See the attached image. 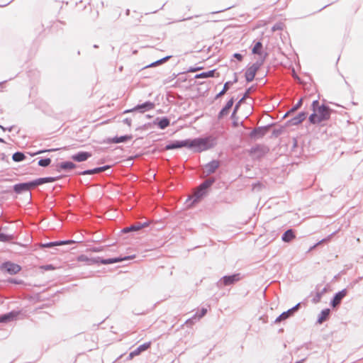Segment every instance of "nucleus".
Masks as SVG:
<instances>
[{"label":"nucleus","instance_id":"1","mask_svg":"<svg viewBox=\"0 0 363 363\" xmlns=\"http://www.w3.org/2000/svg\"><path fill=\"white\" fill-rule=\"evenodd\" d=\"M216 145V140L213 136L177 140L167 145L165 149L173 150L176 148L187 147L195 152H201L213 148Z\"/></svg>","mask_w":363,"mask_h":363},{"label":"nucleus","instance_id":"2","mask_svg":"<svg viewBox=\"0 0 363 363\" xmlns=\"http://www.w3.org/2000/svg\"><path fill=\"white\" fill-rule=\"evenodd\" d=\"M313 113L309 117L311 123L315 124L330 118V109L325 106H320L318 100L312 103Z\"/></svg>","mask_w":363,"mask_h":363},{"label":"nucleus","instance_id":"3","mask_svg":"<svg viewBox=\"0 0 363 363\" xmlns=\"http://www.w3.org/2000/svg\"><path fill=\"white\" fill-rule=\"evenodd\" d=\"M131 257H125L124 258H112V259H100L99 257L96 258H89L87 256L82 255L78 257L77 260L79 262H86L88 264H93L95 263L101 262L104 264H109L113 263H116L123 260H126L130 259Z\"/></svg>","mask_w":363,"mask_h":363},{"label":"nucleus","instance_id":"4","mask_svg":"<svg viewBox=\"0 0 363 363\" xmlns=\"http://www.w3.org/2000/svg\"><path fill=\"white\" fill-rule=\"evenodd\" d=\"M213 183V180L208 179L201 184L199 189L194 192V195L189 199V201H191V202L187 205L191 206L195 203L199 202L206 195V189L210 187Z\"/></svg>","mask_w":363,"mask_h":363},{"label":"nucleus","instance_id":"5","mask_svg":"<svg viewBox=\"0 0 363 363\" xmlns=\"http://www.w3.org/2000/svg\"><path fill=\"white\" fill-rule=\"evenodd\" d=\"M263 63V59L257 60L252 66H250L245 72V78L247 82H252L256 72Z\"/></svg>","mask_w":363,"mask_h":363},{"label":"nucleus","instance_id":"6","mask_svg":"<svg viewBox=\"0 0 363 363\" xmlns=\"http://www.w3.org/2000/svg\"><path fill=\"white\" fill-rule=\"evenodd\" d=\"M21 267L16 264L8 262L1 266V269L6 271L10 274H16L21 271Z\"/></svg>","mask_w":363,"mask_h":363},{"label":"nucleus","instance_id":"7","mask_svg":"<svg viewBox=\"0 0 363 363\" xmlns=\"http://www.w3.org/2000/svg\"><path fill=\"white\" fill-rule=\"evenodd\" d=\"M154 106H155L154 104L148 101V102H145V103H144V104H143L141 105H138L137 106H135L133 109L127 110L125 112V113H129V112H132V111L138 110L140 112L143 113L145 111H149V110L153 109Z\"/></svg>","mask_w":363,"mask_h":363},{"label":"nucleus","instance_id":"8","mask_svg":"<svg viewBox=\"0 0 363 363\" xmlns=\"http://www.w3.org/2000/svg\"><path fill=\"white\" fill-rule=\"evenodd\" d=\"M240 279L239 274H233L231 276L223 277L219 281L220 284L225 286L230 285Z\"/></svg>","mask_w":363,"mask_h":363},{"label":"nucleus","instance_id":"9","mask_svg":"<svg viewBox=\"0 0 363 363\" xmlns=\"http://www.w3.org/2000/svg\"><path fill=\"white\" fill-rule=\"evenodd\" d=\"M298 306L299 303H298L292 308L288 310L287 311L282 313L279 317L277 318V319L275 320V323H279L289 318L294 313V312L298 309Z\"/></svg>","mask_w":363,"mask_h":363},{"label":"nucleus","instance_id":"10","mask_svg":"<svg viewBox=\"0 0 363 363\" xmlns=\"http://www.w3.org/2000/svg\"><path fill=\"white\" fill-rule=\"evenodd\" d=\"M219 167V162L216 160H213L211 162L208 163L205 165L203 168V172L207 175L213 173L216 169Z\"/></svg>","mask_w":363,"mask_h":363},{"label":"nucleus","instance_id":"11","mask_svg":"<svg viewBox=\"0 0 363 363\" xmlns=\"http://www.w3.org/2000/svg\"><path fill=\"white\" fill-rule=\"evenodd\" d=\"M91 156V154L87 152H80L77 154L73 155L72 156V159L74 161L81 162L87 160Z\"/></svg>","mask_w":363,"mask_h":363},{"label":"nucleus","instance_id":"12","mask_svg":"<svg viewBox=\"0 0 363 363\" xmlns=\"http://www.w3.org/2000/svg\"><path fill=\"white\" fill-rule=\"evenodd\" d=\"M32 187H34L32 184V182H28V183H22V184H16L14 186V191L16 193L19 194L23 191H28L29 189Z\"/></svg>","mask_w":363,"mask_h":363},{"label":"nucleus","instance_id":"13","mask_svg":"<svg viewBox=\"0 0 363 363\" xmlns=\"http://www.w3.org/2000/svg\"><path fill=\"white\" fill-rule=\"evenodd\" d=\"M346 294H347V291L345 289H343L341 291L336 294L333 301H332V306L333 307H335L338 304H340L342 299L346 296Z\"/></svg>","mask_w":363,"mask_h":363},{"label":"nucleus","instance_id":"14","mask_svg":"<svg viewBox=\"0 0 363 363\" xmlns=\"http://www.w3.org/2000/svg\"><path fill=\"white\" fill-rule=\"evenodd\" d=\"M18 313L17 312H11L7 314H4L0 315V323H8L15 319V318L18 315Z\"/></svg>","mask_w":363,"mask_h":363},{"label":"nucleus","instance_id":"15","mask_svg":"<svg viewBox=\"0 0 363 363\" xmlns=\"http://www.w3.org/2000/svg\"><path fill=\"white\" fill-rule=\"evenodd\" d=\"M262 45L260 42L256 43L255 46L252 48V53L255 55H258L259 58L257 60L263 59V61L264 60L265 56L264 55L263 52H262Z\"/></svg>","mask_w":363,"mask_h":363},{"label":"nucleus","instance_id":"16","mask_svg":"<svg viewBox=\"0 0 363 363\" xmlns=\"http://www.w3.org/2000/svg\"><path fill=\"white\" fill-rule=\"evenodd\" d=\"M150 343L147 342L143 345H140L138 348H136L134 351L130 353V357L132 358L135 356L138 355L140 352L146 350L150 347Z\"/></svg>","mask_w":363,"mask_h":363},{"label":"nucleus","instance_id":"17","mask_svg":"<svg viewBox=\"0 0 363 363\" xmlns=\"http://www.w3.org/2000/svg\"><path fill=\"white\" fill-rule=\"evenodd\" d=\"M55 181V178L54 177H45V178H40L35 181L32 182V184L33 186H36L38 185H41L45 183L49 182H53Z\"/></svg>","mask_w":363,"mask_h":363},{"label":"nucleus","instance_id":"18","mask_svg":"<svg viewBox=\"0 0 363 363\" xmlns=\"http://www.w3.org/2000/svg\"><path fill=\"white\" fill-rule=\"evenodd\" d=\"M108 167H109L108 166H104V167H101L95 168L93 169L86 170V171L82 172L81 174L86 175V174H96V173H99V172H101L107 169Z\"/></svg>","mask_w":363,"mask_h":363},{"label":"nucleus","instance_id":"19","mask_svg":"<svg viewBox=\"0 0 363 363\" xmlns=\"http://www.w3.org/2000/svg\"><path fill=\"white\" fill-rule=\"evenodd\" d=\"M306 117V113L304 112L300 113L296 117L291 119L292 125H298L301 123Z\"/></svg>","mask_w":363,"mask_h":363},{"label":"nucleus","instance_id":"20","mask_svg":"<svg viewBox=\"0 0 363 363\" xmlns=\"http://www.w3.org/2000/svg\"><path fill=\"white\" fill-rule=\"evenodd\" d=\"M294 238V234L291 230H288L284 233L282 236V240L284 242H290Z\"/></svg>","mask_w":363,"mask_h":363},{"label":"nucleus","instance_id":"21","mask_svg":"<svg viewBox=\"0 0 363 363\" xmlns=\"http://www.w3.org/2000/svg\"><path fill=\"white\" fill-rule=\"evenodd\" d=\"M329 313H330L329 309L323 310L320 314L318 322L319 323H322L328 318V316L329 315Z\"/></svg>","mask_w":363,"mask_h":363},{"label":"nucleus","instance_id":"22","mask_svg":"<svg viewBox=\"0 0 363 363\" xmlns=\"http://www.w3.org/2000/svg\"><path fill=\"white\" fill-rule=\"evenodd\" d=\"M215 70L202 72L196 76V78H208L214 77Z\"/></svg>","mask_w":363,"mask_h":363},{"label":"nucleus","instance_id":"23","mask_svg":"<svg viewBox=\"0 0 363 363\" xmlns=\"http://www.w3.org/2000/svg\"><path fill=\"white\" fill-rule=\"evenodd\" d=\"M131 138L132 137L130 135H125V136H121V137H116V138H114L113 139V142L115 143H123V142L127 141L128 140H130Z\"/></svg>","mask_w":363,"mask_h":363},{"label":"nucleus","instance_id":"24","mask_svg":"<svg viewBox=\"0 0 363 363\" xmlns=\"http://www.w3.org/2000/svg\"><path fill=\"white\" fill-rule=\"evenodd\" d=\"M60 168L64 169H72L75 167V164L71 162H62L60 164Z\"/></svg>","mask_w":363,"mask_h":363},{"label":"nucleus","instance_id":"25","mask_svg":"<svg viewBox=\"0 0 363 363\" xmlns=\"http://www.w3.org/2000/svg\"><path fill=\"white\" fill-rule=\"evenodd\" d=\"M12 159L15 162H21L23 161L25 159V155L22 152H16L13 155Z\"/></svg>","mask_w":363,"mask_h":363},{"label":"nucleus","instance_id":"26","mask_svg":"<svg viewBox=\"0 0 363 363\" xmlns=\"http://www.w3.org/2000/svg\"><path fill=\"white\" fill-rule=\"evenodd\" d=\"M171 57V56H167L160 60H157L155 62H152L151 63L150 65H147L146 67H155L156 65H161L162 64L163 62L167 61L169 58Z\"/></svg>","mask_w":363,"mask_h":363},{"label":"nucleus","instance_id":"27","mask_svg":"<svg viewBox=\"0 0 363 363\" xmlns=\"http://www.w3.org/2000/svg\"><path fill=\"white\" fill-rule=\"evenodd\" d=\"M169 124V121L167 118H162L158 123V125L161 129H164Z\"/></svg>","mask_w":363,"mask_h":363},{"label":"nucleus","instance_id":"28","mask_svg":"<svg viewBox=\"0 0 363 363\" xmlns=\"http://www.w3.org/2000/svg\"><path fill=\"white\" fill-rule=\"evenodd\" d=\"M147 226V223H136L135 225H131L130 227V229H131V231H137L143 228V227Z\"/></svg>","mask_w":363,"mask_h":363},{"label":"nucleus","instance_id":"29","mask_svg":"<svg viewBox=\"0 0 363 363\" xmlns=\"http://www.w3.org/2000/svg\"><path fill=\"white\" fill-rule=\"evenodd\" d=\"M13 239L12 235H6L0 232V241L1 242H7L10 241Z\"/></svg>","mask_w":363,"mask_h":363},{"label":"nucleus","instance_id":"30","mask_svg":"<svg viewBox=\"0 0 363 363\" xmlns=\"http://www.w3.org/2000/svg\"><path fill=\"white\" fill-rule=\"evenodd\" d=\"M231 84L230 82H228L224 84L223 90L218 94L217 97L223 95L229 89V86Z\"/></svg>","mask_w":363,"mask_h":363},{"label":"nucleus","instance_id":"31","mask_svg":"<svg viewBox=\"0 0 363 363\" xmlns=\"http://www.w3.org/2000/svg\"><path fill=\"white\" fill-rule=\"evenodd\" d=\"M50 162H51V160L49 158L43 159V160H40L38 162V164L41 167H47L50 164Z\"/></svg>","mask_w":363,"mask_h":363},{"label":"nucleus","instance_id":"32","mask_svg":"<svg viewBox=\"0 0 363 363\" xmlns=\"http://www.w3.org/2000/svg\"><path fill=\"white\" fill-rule=\"evenodd\" d=\"M207 310L206 308H202L199 313L195 314L193 318H198L199 319L201 318L203 316L206 315Z\"/></svg>","mask_w":363,"mask_h":363},{"label":"nucleus","instance_id":"33","mask_svg":"<svg viewBox=\"0 0 363 363\" xmlns=\"http://www.w3.org/2000/svg\"><path fill=\"white\" fill-rule=\"evenodd\" d=\"M233 99H231L230 100H229L227 102L225 108L222 110V112H224V111H227L228 109L230 108L233 106Z\"/></svg>","mask_w":363,"mask_h":363},{"label":"nucleus","instance_id":"34","mask_svg":"<svg viewBox=\"0 0 363 363\" xmlns=\"http://www.w3.org/2000/svg\"><path fill=\"white\" fill-rule=\"evenodd\" d=\"M262 135L263 130L261 129L255 130L251 133V137H256L257 135Z\"/></svg>","mask_w":363,"mask_h":363},{"label":"nucleus","instance_id":"35","mask_svg":"<svg viewBox=\"0 0 363 363\" xmlns=\"http://www.w3.org/2000/svg\"><path fill=\"white\" fill-rule=\"evenodd\" d=\"M302 105V99H301L296 104V106L292 108V111H294L296 110H297L298 108L301 107V106Z\"/></svg>","mask_w":363,"mask_h":363},{"label":"nucleus","instance_id":"36","mask_svg":"<svg viewBox=\"0 0 363 363\" xmlns=\"http://www.w3.org/2000/svg\"><path fill=\"white\" fill-rule=\"evenodd\" d=\"M43 246L44 247H52L56 246V243H55V242H49V243L44 244Z\"/></svg>","mask_w":363,"mask_h":363},{"label":"nucleus","instance_id":"37","mask_svg":"<svg viewBox=\"0 0 363 363\" xmlns=\"http://www.w3.org/2000/svg\"><path fill=\"white\" fill-rule=\"evenodd\" d=\"M234 57L237 58L238 60H241L242 59V56L239 53L234 54Z\"/></svg>","mask_w":363,"mask_h":363},{"label":"nucleus","instance_id":"38","mask_svg":"<svg viewBox=\"0 0 363 363\" xmlns=\"http://www.w3.org/2000/svg\"><path fill=\"white\" fill-rule=\"evenodd\" d=\"M57 150V149H51V150H42V151H39L36 154H40V153L45 152L56 151Z\"/></svg>","mask_w":363,"mask_h":363},{"label":"nucleus","instance_id":"39","mask_svg":"<svg viewBox=\"0 0 363 363\" xmlns=\"http://www.w3.org/2000/svg\"><path fill=\"white\" fill-rule=\"evenodd\" d=\"M56 246L65 245V241L55 242Z\"/></svg>","mask_w":363,"mask_h":363},{"label":"nucleus","instance_id":"40","mask_svg":"<svg viewBox=\"0 0 363 363\" xmlns=\"http://www.w3.org/2000/svg\"><path fill=\"white\" fill-rule=\"evenodd\" d=\"M124 233H129L131 232V229H130V227L125 228L123 230Z\"/></svg>","mask_w":363,"mask_h":363},{"label":"nucleus","instance_id":"41","mask_svg":"<svg viewBox=\"0 0 363 363\" xmlns=\"http://www.w3.org/2000/svg\"><path fill=\"white\" fill-rule=\"evenodd\" d=\"M45 269H53V267L52 265H47L46 267H45Z\"/></svg>","mask_w":363,"mask_h":363},{"label":"nucleus","instance_id":"42","mask_svg":"<svg viewBox=\"0 0 363 363\" xmlns=\"http://www.w3.org/2000/svg\"><path fill=\"white\" fill-rule=\"evenodd\" d=\"M124 121H125V123L128 125H129V126L130 125V123H131L130 120H129V119H125Z\"/></svg>","mask_w":363,"mask_h":363},{"label":"nucleus","instance_id":"43","mask_svg":"<svg viewBox=\"0 0 363 363\" xmlns=\"http://www.w3.org/2000/svg\"><path fill=\"white\" fill-rule=\"evenodd\" d=\"M72 242H74V241H72V240H66L65 241V245L70 244V243H72Z\"/></svg>","mask_w":363,"mask_h":363},{"label":"nucleus","instance_id":"44","mask_svg":"<svg viewBox=\"0 0 363 363\" xmlns=\"http://www.w3.org/2000/svg\"><path fill=\"white\" fill-rule=\"evenodd\" d=\"M101 250V249H99V248H94V249H93V251H94V252H100Z\"/></svg>","mask_w":363,"mask_h":363},{"label":"nucleus","instance_id":"45","mask_svg":"<svg viewBox=\"0 0 363 363\" xmlns=\"http://www.w3.org/2000/svg\"><path fill=\"white\" fill-rule=\"evenodd\" d=\"M0 128H1L3 130H5V128H4L2 125H0Z\"/></svg>","mask_w":363,"mask_h":363},{"label":"nucleus","instance_id":"46","mask_svg":"<svg viewBox=\"0 0 363 363\" xmlns=\"http://www.w3.org/2000/svg\"><path fill=\"white\" fill-rule=\"evenodd\" d=\"M191 319L187 320L186 323L191 322Z\"/></svg>","mask_w":363,"mask_h":363},{"label":"nucleus","instance_id":"47","mask_svg":"<svg viewBox=\"0 0 363 363\" xmlns=\"http://www.w3.org/2000/svg\"><path fill=\"white\" fill-rule=\"evenodd\" d=\"M11 282L13 283H17V281H16V280H12Z\"/></svg>","mask_w":363,"mask_h":363},{"label":"nucleus","instance_id":"48","mask_svg":"<svg viewBox=\"0 0 363 363\" xmlns=\"http://www.w3.org/2000/svg\"><path fill=\"white\" fill-rule=\"evenodd\" d=\"M0 142H2V143H3V142H4V140H3V139H1V138H0Z\"/></svg>","mask_w":363,"mask_h":363},{"label":"nucleus","instance_id":"49","mask_svg":"<svg viewBox=\"0 0 363 363\" xmlns=\"http://www.w3.org/2000/svg\"><path fill=\"white\" fill-rule=\"evenodd\" d=\"M296 363H301V362H296Z\"/></svg>","mask_w":363,"mask_h":363}]
</instances>
